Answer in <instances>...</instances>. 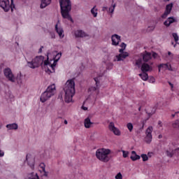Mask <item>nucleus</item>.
Wrapping results in <instances>:
<instances>
[{"label": "nucleus", "instance_id": "a19ab883", "mask_svg": "<svg viewBox=\"0 0 179 179\" xmlns=\"http://www.w3.org/2000/svg\"><path fill=\"white\" fill-rule=\"evenodd\" d=\"M120 47L122 48H124V50H125V48H127V44H125L124 43H121Z\"/></svg>", "mask_w": 179, "mask_h": 179}, {"label": "nucleus", "instance_id": "a18cd8bd", "mask_svg": "<svg viewBox=\"0 0 179 179\" xmlns=\"http://www.w3.org/2000/svg\"><path fill=\"white\" fill-rule=\"evenodd\" d=\"M149 120V118H147L145 120H143L142 124H143V127H145V124H146V121Z\"/></svg>", "mask_w": 179, "mask_h": 179}, {"label": "nucleus", "instance_id": "f8f14e48", "mask_svg": "<svg viewBox=\"0 0 179 179\" xmlns=\"http://www.w3.org/2000/svg\"><path fill=\"white\" fill-rule=\"evenodd\" d=\"M0 7L2 8L5 12H8L9 9H10L9 0H2L0 1Z\"/></svg>", "mask_w": 179, "mask_h": 179}, {"label": "nucleus", "instance_id": "aec40b11", "mask_svg": "<svg viewBox=\"0 0 179 179\" xmlns=\"http://www.w3.org/2000/svg\"><path fill=\"white\" fill-rule=\"evenodd\" d=\"M93 124V122L90 120V117H87L84 120V127L85 128L89 129L92 128V125Z\"/></svg>", "mask_w": 179, "mask_h": 179}, {"label": "nucleus", "instance_id": "dca6fc26", "mask_svg": "<svg viewBox=\"0 0 179 179\" xmlns=\"http://www.w3.org/2000/svg\"><path fill=\"white\" fill-rule=\"evenodd\" d=\"M55 31L57 34H59L60 38H64V37H65V35L64 34V29H62V27H58V24H55Z\"/></svg>", "mask_w": 179, "mask_h": 179}, {"label": "nucleus", "instance_id": "69168bd1", "mask_svg": "<svg viewBox=\"0 0 179 179\" xmlns=\"http://www.w3.org/2000/svg\"><path fill=\"white\" fill-rule=\"evenodd\" d=\"M0 128H1V125H0Z\"/></svg>", "mask_w": 179, "mask_h": 179}, {"label": "nucleus", "instance_id": "a878e982", "mask_svg": "<svg viewBox=\"0 0 179 179\" xmlns=\"http://www.w3.org/2000/svg\"><path fill=\"white\" fill-rule=\"evenodd\" d=\"M6 128H8V129H17V128H19V126L16 123H13L7 124Z\"/></svg>", "mask_w": 179, "mask_h": 179}, {"label": "nucleus", "instance_id": "4468645a", "mask_svg": "<svg viewBox=\"0 0 179 179\" xmlns=\"http://www.w3.org/2000/svg\"><path fill=\"white\" fill-rule=\"evenodd\" d=\"M162 69H165V71H166V69H168V71H173V67L171 66V64H170V63L160 64L158 66V71H159V72H160V71Z\"/></svg>", "mask_w": 179, "mask_h": 179}, {"label": "nucleus", "instance_id": "20e7f679", "mask_svg": "<svg viewBox=\"0 0 179 179\" xmlns=\"http://www.w3.org/2000/svg\"><path fill=\"white\" fill-rule=\"evenodd\" d=\"M55 84L48 86L46 90L41 96L40 100L41 103H45L47 100L51 99V97L55 94Z\"/></svg>", "mask_w": 179, "mask_h": 179}, {"label": "nucleus", "instance_id": "c9c22d12", "mask_svg": "<svg viewBox=\"0 0 179 179\" xmlns=\"http://www.w3.org/2000/svg\"><path fill=\"white\" fill-rule=\"evenodd\" d=\"M122 156L124 159H126V157H128V155H129V152L128 151H125L122 150Z\"/></svg>", "mask_w": 179, "mask_h": 179}, {"label": "nucleus", "instance_id": "e2e57ef3", "mask_svg": "<svg viewBox=\"0 0 179 179\" xmlns=\"http://www.w3.org/2000/svg\"><path fill=\"white\" fill-rule=\"evenodd\" d=\"M150 155V152H148V155L149 156Z\"/></svg>", "mask_w": 179, "mask_h": 179}, {"label": "nucleus", "instance_id": "2eb2a0df", "mask_svg": "<svg viewBox=\"0 0 179 179\" xmlns=\"http://www.w3.org/2000/svg\"><path fill=\"white\" fill-rule=\"evenodd\" d=\"M111 38L113 45H118V44H120V41H121V36L117 34L113 35Z\"/></svg>", "mask_w": 179, "mask_h": 179}, {"label": "nucleus", "instance_id": "6ab92c4d", "mask_svg": "<svg viewBox=\"0 0 179 179\" xmlns=\"http://www.w3.org/2000/svg\"><path fill=\"white\" fill-rule=\"evenodd\" d=\"M127 57H129V54L125 52L124 53H120L119 55L116 56L117 61H122V59H125Z\"/></svg>", "mask_w": 179, "mask_h": 179}, {"label": "nucleus", "instance_id": "cd10ccee", "mask_svg": "<svg viewBox=\"0 0 179 179\" xmlns=\"http://www.w3.org/2000/svg\"><path fill=\"white\" fill-rule=\"evenodd\" d=\"M91 13L93 15L94 17H97V9H96V6L91 9Z\"/></svg>", "mask_w": 179, "mask_h": 179}, {"label": "nucleus", "instance_id": "de8ad7c7", "mask_svg": "<svg viewBox=\"0 0 179 179\" xmlns=\"http://www.w3.org/2000/svg\"><path fill=\"white\" fill-rule=\"evenodd\" d=\"M152 57H153V58H156V57H157V53L153 52L152 53Z\"/></svg>", "mask_w": 179, "mask_h": 179}, {"label": "nucleus", "instance_id": "c85d7f7f", "mask_svg": "<svg viewBox=\"0 0 179 179\" xmlns=\"http://www.w3.org/2000/svg\"><path fill=\"white\" fill-rule=\"evenodd\" d=\"M173 128H175V129H179V120H176L173 124H172Z\"/></svg>", "mask_w": 179, "mask_h": 179}, {"label": "nucleus", "instance_id": "58836bf2", "mask_svg": "<svg viewBox=\"0 0 179 179\" xmlns=\"http://www.w3.org/2000/svg\"><path fill=\"white\" fill-rule=\"evenodd\" d=\"M148 81L150 83H155V82H156V80L155 79V77H150Z\"/></svg>", "mask_w": 179, "mask_h": 179}, {"label": "nucleus", "instance_id": "72a5a7b5", "mask_svg": "<svg viewBox=\"0 0 179 179\" xmlns=\"http://www.w3.org/2000/svg\"><path fill=\"white\" fill-rule=\"evenodd\" d=\"M30 179H40V178H38V175H37V173H31V177H29Z\"/></svg>", "mask_w": 179, "mask_h": 179}, {"label": "nucleus", "instance_id": "5701e85b", "mask_svg": "<svg viewBox=\"0 0 179 179\" xmlns=\"http://www.w3.org/2000/svg\"><path fill=\"white\" fill-rule=\"evenodd\" d=\"M115 9V4L111 6L109 8L108 7H103L102 10L105 12L107 10L109 13H114V10Z\"/></svg>", "mask_w": 179, "mask_h": 179}, {"label": "nucleus", "instance_id": "2f4dec72", "mask_svg": "<svg viewBox=\"0 0 179 179\" xmlns=\"http://www.w3.org/2000/svg\"><path fill=\"white\" fill-rule=\"evenodd\" d=\"M175 152H176V150H172L171 152L167 150L166 151V155L168 156V157H171L172 156L174 155Z\"/></svg>", "mask_w": 179, "mask_h": 179}, {"label": "nucleus", "instance_id": "a211bd4d", "mask_svg": "<svg viewBox=\"0 0 179 179\" xmlns=\"http://www.w3.org/2000/svg\"><path fill=\"white\" fill-rule=\"evenodd\" d=\"M141 71L145 73L149 72V71H152V66L147 63H144L141 65Z\"/></svg>", "mask_w": 179, "mask_h": 179}, {"label": "nucleus", "instance_id": "c756f323", "mask_svg": "<svg viewBox=\"0 0 179 179\" xmlns=\"http://www.w3.org/2000/svg\"><path fill=\"white\" fill-rule=\"evenodd\" d=\"M166 58L169 61H173V58H174V55H173L171 52H168V56H166Z\"/></svg>", "mask_w": 179, "mask_h": 179}, {"label": "nucleus", "instance_id": "680f3d73", "mask_svg": "<svg viewBox=\"0 0 179 179\" xmlns=\"http://www.w3.org/2000/svg\"><path fill=\"white\" fill-rule=\"evenodd\" d=\"M48 71H49L50 72H51V71H50V69H48Z\"/></svg>", "mask_w": 179, "mask_h": 179}, {"label": "nucleus", "instance_id": "37998d69", "mask_svg": "<svg viewBox=\"0 0 179 179\" xmlns=\"http://www.w3.org/2000/svg\"><path fill=\"white\" fill-rule=\"evenodd\" d=\"M124 50L125 49H124V48H122L121 49H120L119 52H120V54H124Z\"/></svg>", "mask_w": 179, "mask_h": 179}, {"label": "nucleus", "instance_id": "ea45409f", "mask_svg": "<svg viewBox=\"0 0 179 179\" xmlns=\"http://www.w3.org/2000/svg\"><path fill=\"white\" fill-rule=\"evenodd\" d=\"M115 178H116V179H122V175L121 174V173H117V174L115 176Z\"/></svg>", "mask_w": 179, "mask_h": 179}, {"label": "nucleus", "instance_id": "f704fd0d", "mask_svg": "<svg viewBox=\"0 0 179 179\" xmlns=\"http://www.w3.org/2000/svg\"><path fill=\"white\" fill-rule=\"evenodd\" d=\"M127 127L129 131L130 132H132V130L134 129V125H132V123H128Z\"/></svg>", "mask_w": 179, "mask_h": 179}, {"label": "nucleus", "instance_id": "473e14b6", "mask_svg": "<svg viewBox=\"0 0 179 179\" xmlns=\"http://www.w3.org/2000/svg\"><path fill=\"white\" fill-rule=\"evenodd\" d=\"M136 65L137 66H138V68H141V66H142V59H138L136 61Z\"/></svg>", "mask_w": 179, "mask_h": 179}, {"label": "nucleus", "instance_id": "c03bdc74", "mask_svg": "<svg viewBox=\"0 0 179 179\" xmlns=\"http://www.w3.org/2000/svg\"><path fill=\"white\" fill-rule=\"evenodd\" d=\"M5 153L2 150H0V157H3Z\"/></svg>", "mask_w": 179, "mask_h": 179}, {"label": "nucleus", "instance_id": "0eeeda50", "mask_svg": "<svg viewBox=\"0 0 179 179\" xmlns=\"http://www.w3.org/2000/svg\"><path fill=\"white\" fill-rule=\"evenodd\" d=\"M100 76H98L94 78V80L96 83V87H90L88 90L89 92L93 93V92H94L96 94H99V89H100Z\"/></svg>", "mask_w": 179, "mask_h": 179}, {"label": "nucleus", "instance_id": "9b49d317", "mask_svg": "<svg viewBox=\"0 0 179 179\" xmlns=\"http://www.w3.org/2000/svg\"><path fill=\"white\" fill-rule=\"evenodd\" d=\"M173 9V3H171L166 6V10L164 13L161 16L162 19H166L171 13V10Z\"/></svg>", "mask_w": 179, "mask_h": 179}, {"label": "nucleus", "instance_id": "7ed1b4c3", "mask_svg": "<svg viewBox=\"0 0 179 179\" xmlns=\"http://www.w3.org/2000/svg\"><path fill=\"white\" fill-rule=\"evenodd\" d=\"M110 153H111V150L109 149L100 148L96 151V157L103 163H108L110 162V156H108Z\"/></svg>", "mask_w": 179, "mask_h": 179}, {"label": "nucleus", "instance_id": "603ef678", "mask_svg": "<svg viewBox=\"0 0 179 179\" xmlns=\"http://www.w3.org/2000/svg\"><path fill=\"white\" fill-rule=\"evenodd\" d=\"M83 110H84V111H86L87 110V107H85V106H82Z\"/></svg>", "mask_w": 179, "mask_h": 179}, {"label": "nucleus", "instance_id": "864d4df0", "mask_svg": "<svg viewBox=\"0 0 179 179\" xmlns=\"http://www.w3.org/2000/svg\"><path fill=\"white\" fill-rule=\"evenodd\" d=\"M158 125L159 126V127H162V121H158Z\"/></svg>", "mask_w": 179, "mask_h": 179}, {"label": "nucleus", "instance_id": "b1692460", "mask_svg": "<svg viewBox=\"0 0 179 179\" xmlns=\"http://www.w3.org/2000/svg\"><path fill=\"white\" fill-rule=\"evenodd\" d=\"M75 36L76 37L83 38L86 37V36L87 35L86 34V33H85V31H83L82 30H77L75 31Z\"/></svg>", "mask_w": 179, "mask_h": 179}, {"label": "nucleus", "instance_id": "e433bc0d", "mask_svg": "<svg viewBox=\"0 0 179 179\" xmlns=\"http://www.w3.org/2000/svg\"><path fill=\"white\" fill-rule=\"evenodd\" d=\"M141 157L143 159V162H148V160H149V157L145 154L141 155Z\"/></svg>", "mask_w": 179, "mask_h": 179}, {"label": "nucleus", "instance_id": "09e8293b", "mask_svg": "<svg viewBox=\"0 0 179 179\" xmlns=\"http://www.w3.org/2000/svg\"><path fill=\"white\" fill-rule=\"evenodd\" d=\"M43 48H44V47L41 46V48L38 50L39 53L43 52Z\"/></svg>", "mask_w": 179, "mask_h": 179}, {"label": "nucleus", "instance_id": "423d86ee", "mask_svg": "<svg viewBox=\"0 0 179 179\" xmlns=\"http://www.w3.org/2000/svg\"><path fill=\"white\" fill-rule=\"evenodd\" d=\"M62 56V53H57L55 57L54 58L53 64H51V62H50L48 61V59L45 60V62H44V66H50V68H52L53 72H55V66H57V62H58V61H59Z\"/></svg>", "mask_w": 179, "mask_h": 179}, {"label": "nucleus", "instance_id": "ddd939ff", "mask_svg": "<svg viewBox=\"0 0 179 179\" xmlns=\"http://www.w3.org/2000/svg\"><path fill=\"white\" fill-rule=\"evenodd\" d=\"M26 160L28 162V166H29L31 170H34V158L31 157V155L27 154Z\"/></svg>", "mask_w": 179, "mask_h": 179}, {"label": "nucleus", "instance_id": "4c0bfd02", "mask_svg": "<svg viewBox=\"0 0 179 179\" xmlns=\"http://www.w3.org/2000/svg\"><path fill=\"white\" fill-rule=\"evenodd\" d=\"M172 36H173V37L174 41H176V43L177 44H178V43H177V42L178 41V35L177 34H176V33H173V34H172Z\"/></svg>", "mask_w": 179, "mask_h": 179}, {"label": "nucleus", "instance_id": "1a4fd4ad", "mask_svg": "<svg viewBox=\"0 0 179 179\" xmlns=\"http://www.w3.org/2000/svg\"><path fill=\"white\" fill-rule=\"evenodd\" d=\"M152 132H153V127L150 126L145 131V142L146 143H150L152 142Z\"/></svg>", "mask_w": 179, "mask_h": 179}, {"label": "nucleus", "instance_id": "f257e3e1", "mask_svg": "<svg viewBox=\"0 0 179 179\" xmlns=\"http://www.w3.org/2000/svg\"><path fill=\"white\" fill-rule=\"evenodd\" d=\"M61 15L63 19H67L73 23V20L69 13L72 10V3L71 0H59Z\"/></svg>", "mask_w": 179, "mask_h": 179}, {"label": "nucleus", "instance_id": "79ce46f5", "mask_svg": "<svg viewBox=\"0 0 179 179\" xmlns=\"http://www.w3.org/2000/svg\"><path fill=\"white\" fill-rule=\"evenodd\" d=\"M10 8H11V10H13V8H15V4H13V0H11Z\"/></svg>", "mask_w": 179, "mask_h": 179}, {"label": "nucleus", "instance_id": "8fccbe9b", "mask_svg": "<svg viewBox=\"0 0 179 179\" xmlns=\"http://www.w3.org/2000/svg\"><path fill=\"white\" fill-rule=\"evenodd\" d=\"M169 85L171 86V89H173V87H174V85H173V83L169 82Z\"/></svg>", "mask_w": 179, "mask_h": 179}, {"label": "nucleus", "instance_id": "bb28decb", "mask_svg": "<svg viewBox=\"0 0 179 179\" xmlns=\"http://www.w3.org/2000/svg\"><path fill=\"white\" fill-rule=\"evenodd\" d=\"M139 76L140 78H141L143 80H148V79H149V76L148 75L147 73H145V72L140 73Z\"/></svg>", "mask_w": 179, "mask_h": 179}, {"label": "nucleus", "instance_id": "bf43d9fd", "mask_svg": "<svg viewBox=\"0 0 179 179\" xmlns=\"http://www.w3.org/2000/svg\"><path fill=\"white\" fill-rule=\"evenodd\" d=\"M141 107L138 108V111H141Z\"/></svg>", "mask_w": 179, "mask_h": 179}, {"label": "nucleus", "instance_id": "5fc2aeb1", "mask_svg": "<svg viewBox=\"0 0 179 179\" xmlns=\"http://www.w3.org/2000/svg\"><path fill=\"white\" fill-rule=\"evenodd\" d=\"M162 138H163V136H162V134H160V135L158 136V138H159V139H162Z\"/></svg>", "mask_w": 179, "mask_h": 179}, {"label": "nucleus", "instance_id": "6e6d98bb", "mask_svg": "<svg viewBox=\"0 0 179 179\" xmlns=\"http://www.w3.org/2000/svg\"><path fill=\"white\" fill-rule=\"evenodd\" d=\"M64 124H65L66 125L68 124V121H67L66 120H64Z\"/></svg>", "mask_w": 179, "mask_h": 179}, {"label": "nucleus", "instance_id": "49530a36", "mask_svg": "<svg viewBox=\"0 0 179 179\" xmlns=\"http://www.w3.org/2000/svg\"><path fill=\"white\" fill-rule=\"evenodd\" d=\"M50 36H51L52 38H55V34L50 33Z\"/></svg>", "mask_w": 179, "mask_h": 179}, {"label": "nucleus", "instance_id": "7c9ffc66", "mask_svg": "<svg viewBox=\"0 0 179 179\" xmlns=\"http://www.w3.org/2000/svg\"><path fill=\"white\" fill-rule=\"evenodd\" d=\"M39 166L41 169H42V171L45 173V176H47V172H45V164H44V163H41Z\"/></svg>", "mask_w": 179, "mask_h": 179}, {"label": "nucleus", "instance_id": "4d7b16f0", "mask_svg": "<svg viewBox=\"0 0 179 179\" xmlns=\"http://www.w3.org/2000/svg\"><path fill=\"white\" fill-rule=\"evenodd\" d=\"M176 152H179V148L175 150Z\"/></svg>", "mask_w": 179, "mask_h": 179}, {"label": "nucleus", "instance_id": "3c124183", "mask_svg": "<svg viewBox=\"0 0 179 179\" xmlns=\"http://www.w3.org/2000/svg\"><path fill=\"white\" fill-rule=\"evenodd\" d=\"M178 113H179V112H176L175 114H173L172 115L173 118H174L176 117V115H177V114H178Z\"/></svg>", "mask_w": 179, "mask_h": 179}, {"label": "nucleus", "instance_id": "f3484780", "mask_svg": "<svg viewBox=\"0 0 179 179\" xmlns=\"http://www.w3.org/2000/svg\"><path fill=\"white\" fill-rule=\"evenodd\" d=\"M176 22H177V20H176V18H174L173 17H169L164 22V26H166V27H169L170 24H171L173 23H176Z\"/></svg>", "mask_w": 179, "mask_h": 179}, {"label": "nucleus", "instance_id": "393cba45", "mask_svg": "<svg viewBox=\"0 0 179 179\" xmlns=\"http://www.w3.org/2000/svg\"><path fill=\"white\" fill-rule=\"evenodd\" d=\"M131 155H133L130 157V159L133 162H136V160H139V159H141V156L138 155L136 154V152H135V151H132Z\"/></svg>", "mask_w": 179, "mask_h": 179}, {"label": "nucleus", "instance_id": "412c9836", "mask_svg": "<svg viewBox=\"0 0 179 179\" xmlns=\"http://www.w3.org/2000/svg\"><path fill=\"white\" fill-rule=\"evenodd\" d=\"M52 0H41L40 8L41 9H44V8H47L48 5L51 3Z\"/></svg>", "mask_w": 179, "mask_h": 179}, {"label": "nucleus", "instance_id": "13d9d810", "mask_svg": "<svg viewBox=\"0 0 179 179\" xmlns=\"http://www.w3.org/2000/svg\"><path fill=\"white\" fill-rule=\"evenodd\" d=\"M165 1V2H169V1H170V0H164Z\"/></svg>", "mask_w": 179, "mask_h": 179}, {"label": "nucleus", "instance_id": "0e129e2a", "mask_svg": "<svg viewBox=\"0 0 179 179\" xmlns=\"http://www.w3.org/2000/svg\"><path fill=\"white\" fill-rule=\"evenodd\" d=\"M110 66H113V64H110Z\"/></svg>", "mask_w": 179, "mask_h": 179}, {"label": "nucleus", "instance_id": "9d476101", "mask_svg": "<svg viewBox=\"0 0 179 179\" xmlns=\"http://www.w3.org/2000/svg\"><path fill=\"white\" fill-rule=\"evenodd\" d=\"M108 129H109V131H111V132H113L114 135H116V136H121V131H120V129L118 128L115 127L114 122H110L109 123Z\"/></svg>", "mask_w": 179, "mask_h": 179}, {"label": "nucleus", "instance_id": "052dcab7", "mask_svg": "<svg viewBox=\"0 0 179 179\" xmlns=\"http://www.w3.org/2000/svg\"><path fill=\"white\" fill-rule=\"evenodd\" d=\"M148 115H149V117H150V115H152V114H150V113H148Z\"/></svg>", "mask_w": 179, "mask_h": 179}, {"label": "nucleus", "instance_id": "f03ea898", "mask_svg": "<svg viewBox=\"0 0 179 179\" xmlns=\"http://www.w3.org/2000/svg\"><path fill=\"white\" fill-rule=\"evenodd\" d=\"M65 92L64 101L66 103H71L73 96H75V81L73 80H68L64 87Z\"/></svg>", "mask_w": 179, "mask_h": 179}, {"label": "nucleus", "instance_id": "6e6552de", "mask_svg": "<svg viewBox=\"0 0 179 179\" xmlns=\"http://www.w3.org/2000/svg\"><path fill=\"white\" fill-rule=\"evenodd\" d=\"M4 76L10 82H15V76L13 75V73H12V70L9 68H6L3 70Z\"/></svg>", "mask_w": 179, "mask_h": 179}, {"label": "nucleus", "instance_id": "4be33fe9", "mask_svg": "<svg viewBox=\"0 0 179 179\" xmlns=\"http://www.w3.org/2000/svg\"><path fill=\"white\" fill-rule=\"evenodd\" d=\"M143 59L144 62H148V61L152 59V53L145 52V54L143 55Z\"/></svg>", "mask_w": 179, "mask_h": 179}, {"label": "nucleus", "instance_id": "39448f33", "mask_svg": "<svg viewBox=\"0 0 179 179\" xmlns=\"http://www.w3.org/2000/svg\"><path fill=\"white\" fill-rule=\"evenodd\" d=\"M44 61V57L43 56H36L31 62H27V66L31 69H36L38 68L41 65H43Z\"/></svg>", "mask_w": 179, "mask_h": 179}]
</instances>
